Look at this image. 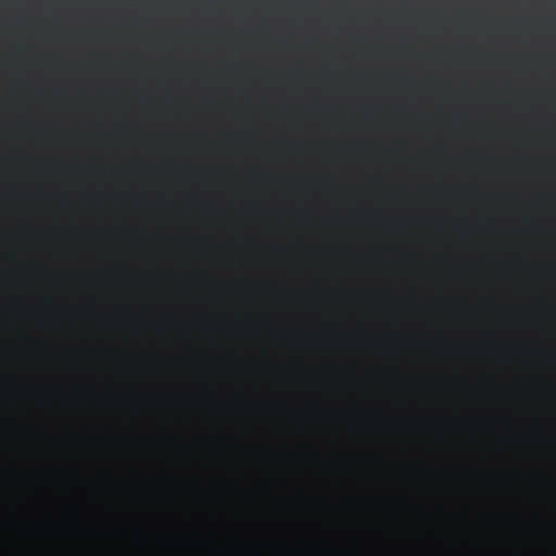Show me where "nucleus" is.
<instances>
[{
	"mask_svg": "<svg viewBox=\"0 0 556 556\" xmlns=\"http://www.w3.org/2000/svg\"><path fill=\"white\" fill-rule=\"evenodd\" d=\"M404 508L402 509H382L380 516L384 521H400L403 520V516H409V518H414L417 521L422 522H431L438 518L443 519L445 521L451 522H460L464 523V506L460 507L457 511H447L443 509L441 506H437L435 513H430L422 505H402Z\"/></svg>",
	"mask_w": 556,
	"mask_h": 556,
	"instance_id": "nucleus-1",
	"label": "nucleus"
}]
</instances>
